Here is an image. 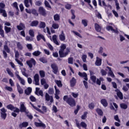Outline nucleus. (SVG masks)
Wrapping results in <instances>:
<instances>
[{"instance_id": "nucleus-52", "label": "nucleus", "mask_w": 129, "mask_h": 129, "mask_svg": "<svg viewBox=\"0 0 129 129\" xmlns=\"http://www.w3.org/2000/svg\"><path fill=\"white\" fill-rule=\"evenodd\" d=\"M54 89L55 90V94H60V90H59V89H58L57 86H55Z\"/></svg>"}, {"instance_id": "nucleus-58", "label": "nucleus", "mask_w": 129, "mask_h": 129, "mask_svg": "<svg viewBox=\"0 0 129 129\" xmlns=\"http://www.w3.org/2000/svg\"><path fill=\"white\" fill-rule=\"evenodd\" d=\"M114 119L115 120H116V121H118V122H120V120L119 119V118H118V115L114 116Z\"/></svg>"}, {"instance_id": "nucleus-12", "label": "nucleus", "mask_w": 129, "mask_h": 129, "mask_svg": "<svg viewBox=\"0 0 129 129\" xmlns=\"http://www.w3.org/2000/svg\"><path fill=\"white\" fill-rule=\"evenodd\" d=\"M29 3L30 4L31 6H32L33 1L32 0H24V5L26 8H29L30 5Z\"/></svg>"}, {"instance_id": "nucleus-50", "label": "nucleus", "mask_w": 129, "mask_h": 129, "mask_svg": "<svg viewBox=\"0 0 129 129\" xmlns=\"http://www.w3.org/2000/svg\"><path fill=\"white\" fill-rule=\"evenodd\" d=\"M80 125L82 127H84V128H86L87 126V124L84 122H81L80 123Z\"/></svg>"}, {"instance_id": "nucleus-20", "label": "nucleus", "mask_w": 129, "mask_h": 129, "mask_svg": "<svg viewBox=\"0 0 129 129\" xmlns=\"http://www.w3.org/2000/svg\"><path fill=\"white\" fill-rule=\"evenodd\" d=\"M101 103L105 107H106L107 105H108V103H107V101L105 99H102L101 100Z\"/></svg>"}, {"instance_id": "nucleus-13", "label": "nucleus", "mask_w": 129, "mask_h": 129, "mask_svg": "<svg viewBox=\"0 0 129 129\" xmlns=\"http://www.w3.org/2000/svg\"><path fill=\"white\" fill-rule=\"evenodd\" d=\"M102 61V59H101V58L97 57H96V62L95 63V65L96 66H100L101 65V62Z\"/></svg>"}, {"instance_id": "nucleus-9", "label": "nucleus", "mask_w": 129, "mask_h": 129, "mask_svg": "<svg viewBox=\"0 0 129 129\" xmlns=\"http://www.w3.org/2000/svg\"><path fill=\"white\" fill-rule=\"evenodd\" d=\"M38 12L40 14V15H41L42 16H46V10H45V9L43 7H39Z\"/></svg>"}, {"instance_id": "nucleus-17", "label": "nucleus", "mask_w": 129, "mask_h": 129, "mask_svg": "<svg viewBox=\"0 0 129 129\" xmlns=\"http://www.w3.org/2000/svg\"><path fill=\"white\" fill-rule=\"evenodd\" d=\"M95 29L97 32L101 31V26H99L97 23H95Z\"/></svg>"}, {"instance_id": "nucleus-34", "label": "nucleus", "mask_w": 129, "mask_h": 129, "mask_svg": "<svg viewBox=\"0 0 129 129\" xmlns=\"http://www.w3.org/2000/svg\"><path fill=\"white\" fill-rule=\"evenodd\" d=\"M32 54L33 56H36L37 57L38 56H40V55H41V52L39 50L35 51L32 53Z\"/></svg>"}, {"instance_id": "nucleus-4", "label": "nucleus", "mask_w": 129, "mask_h": 129, "mask_svg": "<svg viewBox=\"0 0 129 129\" xmlns=\"http://www.w3.org/2000/svg\"><path fill=\"white\" fill-rule=\"evenodd\" d=\"M27 108L25 106V103H20V111L21 112H25V113H29V112L27 111Z\"/></svg>"}, {"instance_id": "nucleus-36", "label": "nucleus", "mask_w": 129, "mask_h": 129, "mask_svg": "<svg viewBox=\"0 0 129 129\" xmlns=\"http://www.w3.org/2000/svg\"><path fill=\"white\" fill-rule=\"evenodd\" d=\"M26 69H23L22 70V73L24 76H25V77H29V75L27 73H26Z\"/></svg>"}, {"instance_id": "nucleus-35", "label": "nucleus", "mask_w": 129, "mask_h": 129, "mask_svg": "<svg viewBox=\"0 0 129 129\" xmlns=\"http://www.w3.org/2000/svg\"><path fill=\"white\" fill-rule=\"evenodd\" d=\"M88 21L86 19H83L82 20V24L84 26V27H87V23Z\"/></svg>"}, {"instance_id": "nucleus-7", "label": "nucleus", "mask_w": 129, "mask_h": 129, "mask_svg": "<svg viewBox=\"0 0 129 129\" xmlns=\"http://www.w3.org/2000/svg\"><path fill=\"white\" fill-rule=\"evenodd\" d=\"M45 100L46 101H50V102H53V96H49L47 93L45 94Z\"/></svg>"}, {"instance_id": "nucleus-61", "label": "nucleus", "mask_w": 129, "mask_h": 129, "mask_svg": "<svg viewBox=\"0 0 129 129\" xmlns=\"http://www.w3.org/2000/svg\"><path fill=\"white\" fill-rule=\"evenodd\" d=\"M87 58V55L86 54H83L82 57V59L83 62H86V58Z\"/></svg>"}, {"instance_id": "nucleus-14", "label": "nucleus", "mask_w": 129, "mask_h": 129, "mask_svg": "<svg viewBox=\"0 0 129 129\" xmlns=\"http://www.w3.org/2000/svg\"><path fill=\"white\" fill-rule=\"evenodd\" d=\"M79 76H80L81 77H84V79L85 80H86V81H87V80H88V79L87 78V74L85 73H81V72H79Z\"/></svg>"}, {"instance_id": "nucleus-31", "label": "nucleus", "mask_w": 129, "mask_h": 129, "mask_svg": "<svg viewBox=\"0 0 129 129\" xmlns=\"http://www.w3.org/2000/svg\"><path fill=\"white\" fill-rule=\"evenodd\" d=\"M52 40H53L54 43H55V44H56V45H59V43L57 41V36L53 35L52 36Z\"/></svg>"}, {"instance_id": "nucleus-64", "label": "nucleus", "mask_w": 129, "mask_h": 129, "mask_svg": "<svg viewBox=\"0 0 129 129\" xmlns=\"http://www.w3.org/2000/svg\"><path fill=\"white\" fill-rule=\"evenodd\" d=\"M39 61H40V62H42V63H47V60H46V59H45L44 58H40Z\"/></svg>"}, {"instance_id": "nucleus-40", "label": "nucleus", "mask_w": 129, "mask_h": 129, "mask_svg": "<svg viewBox=\"0 0 129 129\" xmlns=\"http://www.w3.org/2000/svg\"><path fill=\"white\" fill-rule=\"evenodd\" d=\"M4 49L5 51H6V52H7V53H10V52H11V50H10L9 46H8V45H4Z\"/></svg>"}, {"instance_id": "nucleus-3", "label": "nucleus", "mask_w": 129, "mask_h": 129, "mask_svg": "<svg viewBox=\"0 0 129 129\" xmlns=\"http://www.w3.org/2000/svg\"><path fill=\"white\" fill-rule=\"evenodd\" d=\"M26 63L29 68H32L33 65H34V66H36V60H35L34 58H31L30 60L26 61Z\"/></svg>"}, {"instance_id": "nucleus-45", "label": "nucleus", "mask_w": 129, "mask_h": 129, "mask_svg": "<svg viewBox=\"0 0 129 129\" xmlns=\"http://www.w3.org/2000/svg\"><path fill=\"white\" fill-rule=\"evenodd\" d=\"M52 27L54 29H59V25L57 23H53L52 25Z\"/></svg>"}, {"instance_id": "nucleus-55", "label": "nucleus", "mask_w": 129, "mask_h": 129, "mask_svg": "<svg viewBox=\"0 0 129 129\" xmlns=\"http://www.w3.org/2000/svg\"><path fill=\"white\" fill-rule=\"evenodd\" d=\"M94 103H91L90 104H89V108L90 109H93L94 108Z\"/></svg>"}, {"instance_id": "nucleus-53", "label": "nucleus", "mask_w": 129, "mask_h": 129, "mask_svg": "<svg viewBox=\"0 0 129 129\" xmlns=\"http://www.w3.org/2000/svg\"><path fill=\"white\" fill-rule=\"evenodd\" d=\"M44 4L45 7H46L47 8H49V9H51V6H50V4H49V2H48V1H45L44 2Z\"/></svg>"}, {"instance_id": "nucleus-51", "label": "nucleus", "mask_w": 129, "mask_h": 129, "mask_svg": "<svg viewBox=\"0 0 129 129\" xmlns=\"http://www.w3.org/2000/svg\"><path fill=\"white\" fill-rule=\"evenodd\" d=\"M115 2V6H116V8L117 10H119V9H120V8L119 7V4H118V3L117 2V0H114Z\"/></svg>"}, {"instance_id": "nucleus-60", "label": "nucleus", "mask_w": 129, "mask_h": 129, "mask_svg": "<svg viewBox=\"0 0 129 129\" xmlns=\"http://www.w3.org/2000/svg\"><path fill=\"white\" fill-rule=\"evenodd\" d=\"M106 30H107V31H112L113 30V28L112 27V26H107L106 27Z\"/></svg>"}, {"instance_id": "nucleus-21", "label": "nucleus", "mask_w": 129, "mask_h": 129, "mask_svg": "<svg viewBox=\"0 0 129 129\" xmlns=\"http://www.w3.org/2000/svg\"><path fill=\"white\" fill-rule=\"evenodd\" d=\"M0 14H2V16L4 17V18H7V17H8L7 12H6V10L4 9H0Z\"/></svg>"}, {"instance_id": "nucleus-24", "label": "nucleus", "mask_w": 129, "mask_h": 129, "mask_svg": "<svg viewBox=\"0 0 129 129\" xmlns=\"http://www.w3.org/2000/svg\"><path fill=\"white\" fill-rule=\"evenodd\" d=\"M0 35L3 38H5V31L3 30V25L0 24Z\"/></svg>"}, {"instance_id": "nucleus-8", "label": "nucleus", "mask_w": 129, "mask_h": 129, "mask_svg": "<svg viewBox=\"0 0 129 129\" xmlns=\"http://www.w3.org/2000/svg\"><path fill=\"white\" fill-rule=\"evenodd\" d=\"M77 82V81L75 79V78L74 77L72 78V79L70 80L71 87H74V86L76 85Z\"/></svg>"}, {"instance_id": "nucleus-19", "label": "nucleus", "mask_w": 129, "mask_h": 129, "mask_svg": "<svg viewBox=\"0 0 129 129\" xmlns=\"http://www.w3.org/2000/svg\"><path fill=\"white\" fill-rule=\"evenodd\" d=\"M17 87L19 93H20V94H23L24 93V91L23 90V89L21 88V86L19 84H17Z\"/></svg>"}, {"instance_id": "nucleus-38", "label": "nucleus", "mask_w": 129, "mask_h": 129, "mask_svg": "<svg viewBox=\"0 0 129 129\" xmlns=\"http://www.w3.org/2000/svg\"><path fill=\"white\" fill-rule=\"evenodd\" d=\"M97 113L99 114V115H103V112H102V110L99 108H97L96 110Z\"/></svg>"}, {"instance_id": "nucleus-57", "label": "nucleus", "mask_w": 129, "mask_h": 129, "mask_svg": "<svg viewBox=\"0 0 129 129\" xmlns=\"http://www.w3.org/2000/svg\"><path fill=\"white\" fill-rule=\"evenodd\" d=\"M29 34L31 37H35V34H34V31L32 30H30L29 32Z\"/></svg>"}, {"instance_id": "nucleus-44", "label": "nucleus", "mask_w": 129, "mask_h": 129, "mask_svg": "<svg viewBox=\"0 0 129 129\" xmlns=\"http://www.w3.org/2000/svg\"><path fill=\"white\" fill-rule=\"evenodd\" d=\"M1 116L3 119L5 120L7 118V114L6 113H1Z\"/></svg>"}, {"instance_id": "nucleus-15", "label": "nucleus", "mask_w": 129, "mask_h": 129, "mask_svg": "<svg viewBox=\"0 0 129 129\" xmlns=\"http://www.w3.org/2000/svg\"><path fill=\"white\" fill-rule=\"evenodd\" d=\"M37 41H40L41 39H42L44 42H46V39H45V37L42 34L39 33V34L37 36Z\"/></svg>"}, {"instance_id": "nucleus-32", "label": "nucleus", "mask_w": 129, "mask_h": 129, "mask_svg": "<svg viewBox=\"0 0 129 129\" xmlns=\"http://www.w3.org/2000/svg\"><path fill=\"white\" fill-rule=\"evenodd\" d=\"M6 71L7 72V73L9 74V75L11 76V77H14V74H13V72H12L10 69L7 68Z\"/></svg>"}, {"instance_id": "nucleus-42", "label": "nucleus", "mask_w": 129, "mask_h": 129, "mask_svg": "<svg viewBox=\"0 0 129 129\" xmlns=\"http://www.w3.org/2000/svg\"><path fill=\"white\" fill-rule=\"evenodd\" d=\"M31 13H32L33 15H34V16H36V17H38L39 16V14H38V12H37V10L35 9H33L31 11Z\"/></svg>"}, {"instance_id": "nucleus-46", "label": "nucleus", "mask_w": 129, "mask_h": 129, "mask_svg": "<svg viewBox=\"0 0 129 129\" xmlns=\"http://www.w3.org/2000/svg\"><path fill=\"white\" fill-rule=\"evenodd\" d=\"M39 74L41 78H43V77H45V72H44V71H40Z\"/></svg>"}, {"instance_id": "nucleus-5", "label": "nucleus", "mask_w": 129, "mask_h": 129, "mask_svg": "<svg viewBox=\"0 0 129 129\" xmlns=\"http://www.w3.org/2000/svg\"><path fill=\"white\" fill-rule=\"evenodd\" d=\"M51 67L53 70L52 72H53L54 74L58 73V67L57 66V64L55 63L51 64Z\"/></svg>"}, {"instance_id": "nucleus-11", "label": "nucleus", "mask_w": 129, "mask_h": 129, "mask_svg": "<svg viewBox=\"0 0 129 129\" xmlns=\"http://www.w3.org/2000/svg\"><path fill=\"white\" fill-rule=\"evenodd\" d=\"M106 68L109 70L108 75H109V76H110L111 77H112V78H114L115 76H114V74H113V72H112V71L111 70V68L109 67H107Z\"/></svg>"}, {"instance_id": "nucleus-62", "label": "nucleus", "mask_w": 129, "mask_h": 129, "mask_svg": "<svg viewBox=\"0 0 129 129\" xmlns=\"http://www.w3.org/2000/svg\"><path fill=\"white\" fill-rule=\"evenodd\" d=\"M68 63L69 64H73V58L70 57L68 58Z\"/></svg>"}, {"instance_id": "nucleus-25", "label": "nucleus", "mask_w": 129, "mask_h": 129, "mask_svg": "<svg viewBox=\"0 0 129 129\" xmlns=\"http://www.w3.org/2000/svg\"><path fill=\"white\" fill-rule=\"evenodd\" d=\"M35 124L36 126H42V127H46V125H45V124L42 122H40V123L35 122Z\"/></svg>"}, {"instance_id": "nucleus-1", "label": "nucleus", "mask_w": 129, "mask_h": 129, "mask_svg": "<svg viewBox=\"0 0 129 129\" xmlns=\"http://www.w3.org/2000/svg\"><path fill=\"white\" fill-rule=\"evenodd\" d=\"M67 46V45L65 44H62L60 46V49L58 52L59 57L60 58H64V57H66V56L70 53V49H69V48H67L66 49ZM65 49H66V51L64 52V50H65Z\"/></svg>"}, {"instance_id": "nucleus-63", "label": "nucleus", "mask_w": 129, "mask_h": 129, "mask_svg": "<svg viewBox=\"0 0 129 129\" xmlns=\"http://www.w3.org/2000/svg\"><path fill=\"white\" fill-rule=\"evenodd\" d=\"M26 41H29V42H31V41L33 40V38H32L30 36H27L26 37Z\"/></svg>"}, {"instance_id": "nucleus-30", "label": "nucleus", "mask_w": 129, "mask_h": 129, "mask_svg": "<svg viewBox=\"0 0 129 129\" xmlns=\"http://www.w3.org/2000/svg\"><path fill=\"white\" fill-rule=\"evenodd\" d=\"M53 19L56 22L60 21V15L59 14H55L53 16Z\"/></svg>"}, {"instance_id": "nucleus-56", "label": "nucleus", "mask_w": 129, "mask_h": 129, "mask_svg": "<svg viewBox=\"0 0 129 129\" xmlns=\"http://www.w3.org/2000/svg\"><path fill=\"white\" fill-rule=\"evenodd\" d=\"M48 92L49 94H54V89H53L52 88H50L49 89Z\"/></svg>"}, {"instance_id": "nucleus-10", "label": "nucleus", "mask_w": 129, "mask_h": 129, "mask_svg": "<svg viewBox=\"0 0 129 129\" xmlns=\"http://www.w3.org/2000/svg\"><path fill=\"white\" fill-rule=\"evenodd\" d=\"M17 28L19 31H22L25 29L26 27L25 26V24L23 23H20L19 25L17 26Z\"/></svg>"}, {"instance_id": "nucleus-49", "label": "nucleus", "mask_w": 129, "mask_h": 129, "mask_svg": "<svg viewBox=\"0 0 129 129\" xmlns=\"http://www.w3.org/2000/svg\"><path fill=\"white\" fill-rule=\"evenodd\" d=\"M13 7L15 8L17 11H19V7H18V3L17 2H15L13 4Z\"/></svg>"}, {"instance_id": "nucleus-2", "label": "nucleus", "mask_w": 129, "mask_h": 129, "mask_svg": "<svg viewBox=\"0 0 129 129\" xmlns=\"http://www.w3.org/2000/svg\"><path fill=\"white\" fill-rule=\"evenodd\" d=\"M63 99L64 101H66L67 103L69 104L70 106H75V100L73 98H69L68 96H64Z\"/></svg>"}, {"instance_id": "nucleus-47", "label": "nucleus", "mask_w": 129, "mask_h": 129, "mask_svg": "<svg viewBox=\"0 0 129 129\" xmlns=\"http://www.w3.org/2000/svg\"><path fill=\"white\" fill-rule=\"evenodd\" d=\"M7 108L11 110H14V109H15V107H14L12 104L7 105Z\"/></svg>"}, {"instance_id": "nucleus-27", "label": "nucleus", "mask_w": 129, "mask_h": 129, "mask_svg": "<svg viewBox=\"0 0 129 129\" xmlns=\"http://www.w3.org/2000/svg\"><path fill=\"white\" fill-rule=\"evenodd\" d=\"M38 24L39 22L38 21H34L31 22L30 26L31 27H37Z\"/></svg>"}, {"instance_id": "nucleus-28", "label": "nucleus", "mask_w": 129, "mask_h": 129, "mask_svg": "<svg viewBox=\"0 0 129 129\" xmlns=\"http://www.w3.org/2000/svg\"><path fill=\"white\" fill-rule=\"evenodd\" d=\"M117 96L119 97V99L122 100L123 99V95H122V93L120 91H118L117 92Z\"/></svg>"}, {"instance_id": "nucleus-29", "label": "nucleus", "mask_w": 129, "mask_h": 129, "mask_svg": "<svg viewBox=\"0 0 129 129\" xmlns=\"http://www.w3.org/2000/svg\"><path fill=\"white\" fill-rule=\"evenodd\" d=\"M39 28H40V29H45V28H46V23L45 22H40L39 23Z\"/></svg>"}, {"instance_id": "nucleus-18", "label": "nucleus", "mask_w": 129, "mask_h": 129, "mask_svg": "<svg viewBox=\"0 0 129 129\" xmlns=\"http://www.w3.org/2000/svg\"><path fill=\"white\" fill-rule=\"evenodd\" d=\"M59 40L60 41H65V34H64V32L62 31L61 34L59 35Z\"/></svg>"}, {"instance_id": "nucleus-33", "label": "nucleus", "mask_w": 129, "mask_h": 129, "mask_svg": "<svg viewBox=\"0 0 129 129\" xmlns=\"http://www.w3.org/2000/svg\"><path fill=\"white\" fill-rule=\"evenodd\" d=\"M17 46L18 49H19V50H23V47L21 42H17Z\"/></svg>"}, {"instance_id": "nucleus-43", "label": "nucleus", "mask_w": 129, "mask_h": 129, "mask_svg": "<svg viewBox=\"0 0 129 129\" xmlns=\"http://www.w3.org/2000/svg\"><path fill=\"white\" fill-rule=\"evenodd\" d=\"M5 30L6 33L8 34V33H10V32H11V30H12V28H11L10 27H8L7 26H5Z\"/></svg>"}, {"instance_id": "nucleus-6", "label": "nucleus", "mask_w": 129, "mask_h": 129, "mask_svg": "<svg viewBox=\"0 0 129 129\" xmlns=\"http://www.w3.org/2000/svg\"><path fill=\"white\" fill-rule=\"evenodd\" d=\"M34 80L35 82V85H40V83H39V76L38 74H36L34 75Z\"/></svg>"}, {"instance_id": "nucleus-54", "label": "nucleus", "mask_w": 129, "mask_h": 129, "mask_svg": "<svg viewBox=\"0 0 129 129\" xmlns=\"http://www.w3.org/2000/svg\"><path fill=\"white\" fill-rule=\"evenodd\" d=\"M87 117V112H85L84 114L82 116L81 118L82 119H85Z\"/></svg>"}, {"instance_id": "nucleus-22", "label": "nucleus", "mask_w": 129, "mask_h": 129, "mask_svg": "<svg viewBox=\"0 0 129 129\" xmlns=\"http://www.w3.org/2000/svg\"><path fill=\"white\" fill-rule=\"evenodd\" d=\"M28 125H29V123L28 122H23L19 125V126L22 128L23 127H27Z\"/></svg>"}, {"instance_id": "nucleus-26", "label": "nucleus", "mask_w": 129, "mask_h": 129, "mask_svg": "<svg viewBox=\"0 0 129 129\" xmlns=\"http://www.w3.org/2000/svg\"><path fill=\"white\" fill-rule=\"evenodd\" d=\"M54 82L57 85L58 87H62V86H63V85H62V82L60 80H55Z\"/></svg>"}, {"instance_id": "nucleus-48", "label": "nucleus", "mask_w": 129, "mask_h": 129, "mask_svg": "<svg viewBox=\"0 0 129 129\" xmlns=\"http://www.w3.org/2000/svg\"><path fill=\"white\" fill-rule=\"evenodd\" d=\"M90 79L94 83H95V82H96V77L95 76H91Z\"/></svg>"}, {"instance_id": "nucleus-59", "label": "nucleus", "mask_w": 129, "mask_h": 129, "mask_svg": "<svg viewBox=\"0 0 129 129\" xmlns=\"http://www.w3.org/2000/svg\"><path fill=\"white\" fill-rule=\"evenodd\" d=\"M100 73H101L102 76H105L107 74L106 71H105L103 69L101 70Z\"/></svg>"}, {"instance_id": "nucleus-37", "label": "nucleus", "mask_w": 129, "mask_h": 129, "mask_svg": "<svg viewBox=\"0 0 129 129\" xmlns=\"http://www.w3.org/2000/svg\"><path fill=\"white\" fill-rule=\"evenodd\" d=\"M120 106L122 109H126L127 108V105L124 103H121Z\"/></svg>"}, {"instance_id": "nucleus-16", "label": "nucleus", "mask_w": 129, "mask_h": 129, "mask_svg": "<svg viewBox=\"0 0 129 129\" xmlns=\"http://www.w3.org/2000/svg\"><path fill=\"white\" fill-rule=\"evenodd\" d=\"M17 78L18 79H19V81H20V83L22 84V85H25V80H24L23 78H21L20 75H16Z\"/></svg>"}, {"instance_id": "nucleus-41", "label": "nucleus", "mask_w": 129, "mask_h": 129, "mask_svg": "<svg viewBox=\"0 0 129 129\" xmlns=\"http://www.w3.org/2000/svg\"><path fill=\"white\" fill-rule=\"evenodd\" d=\"M30 104H31L32 107H33V108H34V109H36V110H37V111L41 112V113H43V111H42V110H41L40 109L37 108V107L34 106V105L33 104H32V103H30Z\"/></svg>"}, {"instance_id": "nucleus-23", "label": "nucleus", "mask_w": 129, "mask_h": 129, "mask_svg": "<svg viewBox=\"0 0 129 129\" xmlns=\"http://www.w3.org/2000/svg\"><path fill=\"white\" fill-rule=\"evenodd\" d=\"M31 92H32V88L29 87L25 90V93L27 95H30Z\"/></svg>"}, {"instance_id": "nucleus-39", "label": "nucleus", "mask_w": 129, "mask_h": 129, "mask_svg": "<svg viewBox=\"0 0 129 129\" xmlns=\"http://www.w3.org/2000/svg\"><path fill=\"white\" fill-rule=\"evenodd\" d=\"M26 47L29 51H32L33 50V45L31 44H27Z\"/></svg>"}]
</instances>
